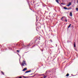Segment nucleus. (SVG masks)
<instances>
[{
	"instance_id": "1",
	"label": "nucleus",
	"mask_w": 78,
	"mask_h": 78,
	"mask_svg": "<svg viewBox=\"0 0 78 78\" xmlns=\"http://www.w3.org/2000/svg\"><path fill=\"white\" fill-rule=\"evenodd\" d=\"M21 65L22 66H27V63L24 60H23L22 62Z\"/></svg>"
},
{
	"instance_id": "2",
	"label": "nucleus",
	"mask_w": 78,
	"mask_h": 78,
	"mask_svg": "<svg viewBox=\"0 0 78 78\" xmlns=\"http://www.w3.org/2000/svg\"><path fill=\"white\" fill-rule=\"evenodd\" d=\"M65 18H66L65 16H63L62 18H61L60 20H62V21H64V20L63 19Z\"/></svg>"
},
{
	"instance_id": "3",
	"label": "nucleus",
	"mask_w": 78,
	"mask_h": 78,
	"mask_svg": "<svg viewBox=\"0 0 78 78\" xmlns=\"http://www.w3.org/2000/svg\"><path fill=\"white\" fill-rule=\"evenodd\" d=\"M72 4L71 2H69L68 5H67V6H70V5H71Z\"/></svg>"
},
{
	"instance_id": "4",
	"label": "nucleus",
	"mask_w": 78,
	"mask_h": 78,
	"mask_svg": "<svg viewBox=\"0 0 78 78\" xmlns=\"http://www.w3.org/2000/svg\"><path fill=\"white\" fill-rule=\"evenodd\" d=\"M69 15L70 16L72 17V12H70Z\"/></svg>"
},
{
	"instance_id": "5",
	"label": "nucleus",
	"mask_w": 78,
	"mask_h": 78,
	"mask_svg": "<svg viewBox=\"0 0 78 78\" xmlns=\"http://www.w3.org/2000/svg\"><path fill=\"white\" fill-rule=\"evenodd\" d=\"M31 70L27 71H26L25 73H28L30 72H31Z\"/></svg>"
},
{
	"instance_id": "6",
	"label": "nucleus",
	"mask_w": 78,
	"mask_h": 78,
	"mask_svg": "<svg viewBox=\"0 0 78 78\" xmlns=\"http://www.w3.org/2000/svg\"><path fill=\"white\" fill-rule=\"evenodd\" d=\"M27 70V68H24L23 70V71H25V70Z\"/></svg>"
},
{
	"instance_id": "7",
	"label": "nucleus",
	"mask_w": 78,
	"mask_h": 78,
	"mask_svg": "<svg viewBox=\"0 0 78 78\" xmlns=\"http://www.w3.org/2000/svg\"><path fill=\"white\" fill-rule=\"evenodd\" d=\"M74 48L76 47V44H75V42L74 43Z\"/></svg>"
},
{
	"instance_id": "8",
	"label": "nucleus",
	"mask_w": 78,
	"mask_h": 78,
	"mask_svg": "<svg viewBox=\"0 0 78 78\" xmlns=\"http://www.w3.org/2000/svg\"><path fill=\"white\" fill-rule=\"evenodd\" d=\"M1 73H2V74L3 75H5V74H4V73L2 71H1Z\"/></svg>"
},
{
	"instance_id": "9",
	"label": "nucleus",
	"mask_w": 78,
	"mask_h": 78,
	"mask_svg": "<svg viewBox=\"0 0 78 78\" xmlns=\"http://www.w3.org/2000/svg\"><path fill=\"white\" fill-rule=\"evenodd\" d=\"M71 24H69V27H68V28H70V26H71Z\"/></svg>"
},
{
	"instance_id": "10",
	"label": "nucleus",
	"mask_w": 78,
	"mask_h": 78,
	"mask_svg": "<svg viewBox=\"0 0 78 78\" xmlns=\"http://www.w3.org/2000/svg\"><path fill=\"white\" fill-rule=\"evenodd\" d=\"M69 76V74L68 73L66 75V76L68 77Z\"/></svg>"
},
{
	"instance_id": "11",
	"label": "nucleus",
	"mask_w": 78,
	"mask_h": 78,
	"mask_svg": "<svg viewBox=\"0 0 78 78\" xmlns=\"http://www.w3.org/2000/svg\"><path fill=\"white\" fill-rule=\"evenodd\" d=\"M55 0L58 3H59L58 0Z\"/></svg>"
},
{
	"instance_id": "12",
	"label": "nucleus",
	"mask_w": 78,
	"mask_h": 78,
	"mask_svg": "<svg viewBox=\"0 0 78 78\" xmlns=\"http://www.w3.org/2000/svg\"><path fill=\"white\" fill-rule=\"evenodd\" d=\"M64 9H67V8H66V7H64Z\"/></svg>"
},
{
	"instance_id": "13",
	"label": "nucleus",
	"mask_w": 78,
	"mask_h": 78,
	"mask_svg": "<svg viewBox=\"0 0 78 78\" xmlns=\"http://www.w3.org/2000/svg\"><path fill=\"white\" fill-rule=\"evenodd\" d=\"M65 21L66 22H67V19H66L65 20Z\"/></svg>"
},
{
	"instance_id": "14",
	"label": "nucleus",
	"mask_w": 78,
	"mask_h": 78,
	"mask_svg": "<svg viewBox=\"0 0 78 78\" xmlns=\"http://www.w3.org/2000/svg\"><path fill=\"white\" fill-rule=\"evenodd\" d=\"M76 10H77V11H78V8H76Z\"/></svg>"
},
{
	"instance_id": "15",
	"label": "nucleus",
	"mask_w": 78,
	"mask_h": 78,
	"mask_svg": "<svg viewBox=\"0 0 78 78\" xmlns=\"http://www.w3.org/2000/svg\"><path fill=\"white\" fill-rule=\"evenodd\" d=\"M16 51L18 52V53H19L20 52V51H19V50H17V51Z\"/></svg>"
},
{
	"instance_id": "16",
	"label": "nucleus",
	"mask_w": 78,
	"mask_h": 78,
	"mask_svg": "<svg viewBox=\"0 0 78 78\" xmlns=\"http://www.w3.org/2000/svg\"><path fill=\"white\" fill-rule=\"evenodd\" d=\"M23 76V77H24V78H26V77H25V76Z\"/></svg>"
},
{
	"instance_id": "17",
	"label": "nucleus",
	"mask_w": 78,
	"mask_h": 78,
	"mask_svg": "<svg viewBox=\"0 0 78 78\" xmlns=\"http://www.w3.org/2000/svg\"><path fill=\"white\" fill-rule=\"evenodd\" d=\"M50 40L51 42H52V40Z\"/></svg>"
},
{
	"instance_id": "18",
	"label": "nucleus",
	"mask_w": 78,
	"mask_h": 78,
	"mask_svg": "<svg viewBox=\"0 0 78 78\" xmlns=\"http://www.w3.org/2000/svg\"><path fill=\"white\" fill-rule=\"evenodd\" d=\"M46 77H47V76H44V78H45Z\"/></svg>"
},
{
	"instance_id": "19",
	"label": "nucleus",
	"mask_w": 78,
	"mask_h": 78,
	"mask_svg": "<svg viewBox=\"0 0 78 78\" xmlns=\"http://www.w3.org/2000/svg\"><path fill=\"white\" fill-rule=\"evenodd\" d=\"M64 4L63 3H61V4Z\"/></svg>"
},
{
	"instance_id": "20",
	"label": "nucleus",
	"mask_w": 78,
	"mask_h": 78,
	"mask_svg": "<svg viewBox=\"0 0 78 78\" xmlns=\"http://www.w3.org/2000/svg\"><path fill=\"white\" fill-rule=\"evenodd\" d=\"M19 78H22L21 77H19Z\"/></svg>"
},
{
	"instance_id": "21",
	"label": "nucleus",
	"mask_w": 78,
	"mask_h": 78,
	"mask_svg": "<svg viewBox=\"0 0 78 78\" xmlns=\"http://www.w3.org/2000/svg\"><path fill=\"white\" fill-rule=\"evenodd\" d=\"M39 37V38H40V39H41V38H40V37Z\"/></svg>"
},
{
	"instance_id": "22",
	"label": "nucleus",
	"mask_w": 78,
	"mask_h": 78,
	"mask_svg": "<svg viewBox=\"0 0 78 78\" xmlns=\"http://www.w3.org/2000/svg\"><path fill=\"white\" fill-rule=\"evenodd\" d=\"M77 2L78 3V1H77Z\"/></svg>"
},
{
	"instance_id": "23",
	"label": "nucleus",
	"mask_w": 78,
	"mask_h": 78,
	"mask_svg": "<svg viewBox=\"0 0 78 78\" xmlns=\"http://www.w3.org/2000/svg\"><path fill=\"white\" fill-rule=\"evenodd\" d=\"M36 41H37V40H36Z\"/></svg>"
},
{
	"instance_id": "24",
	"label": "nucleus",
	"mask_w": 78,
	"mask_h": 78,
	"mask_svg": "<svg viewBox=\"0 0 78 78\" xmlns=\"http://www.w3.org/2000/svg\"><path fill=\"white\" fill-rule=\"evenodd\" d=\"M39 40H40V39H39Z\"/></svg>"
}]
</instances>
